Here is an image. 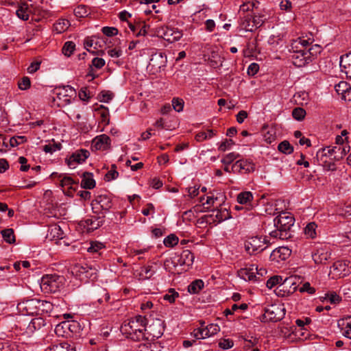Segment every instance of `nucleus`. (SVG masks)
I'll return each mask as SVG.
<instances>
[{"label":"nucleus","instance_id":"nucleus-1","mask_svg":"<svg viewBox=\"0 0 351 351\" xmlns=\"http://www.w3.org/2000/svg\"><path fill=\"white\" fill-rule=\"evenodd\" d=\"M147 319L142 315H137L125 321L121 326V332L127 338L139 341L145 339V330Z\"/></svg>","mask_w":351,"mask_h":351},{"label":"nucleus","instance_id":"nucleus-2","mask_svg":"<svg viewBox=\"0 0 351 351\" xmlns=\"http://www.w3.org/2000/svg\"><path fill=\"white\" fill-rule=\"evenodd\" d=\"M64 278L57 274H47L41 278L40 289L45 293L58 291L64 285Z\"/></svg>","mask_w":351,"mask_h":351},{"label":"nucleus","instance_id":"nucleus-3","mask_svg":"<svg viewBox=\"0 0 351 351\" xmlns=\"http://www.w3.org/2000/svg\"><path fill=\"white\" fill-rule=\"evenodd\" d=\"M268 243L265 237H252L245 241V248L250 254H255L265 250Z\"/></svg>","mask_w":351,"mask_h":351},{"label":"nucleus","instance_id":"nucleus-4","mask_svg":"<svg viewBox=\"0 0 351 351\" xmlns=\"http://www.w3.org/2000/svg\"><path fill=\"white\" fill-rule=\"evenodd\" d=\"M17 308L25 315H40V300L33 298L19 302Z\"/></svg>","mask_w":351,"mask_h":351},{"label":"nucleus","instance_id":"nucleus-5","mask_svg":"<svg viewBox=\"0 0 351 351\" xmlns=\"http://www.w3.org/2000/svg\"><path fill=\"white\" fill-rule=\"evenodd\" d=\"M56 97L59 101L58 106H65L71 103L72 99L76 94L75 90L71 86H64L56 88Z\"/></svg>","mask_w":351,"mask_h":351},{"label":"nucleus","instance_id":"nucleus-6","mask_svg":"<svg viewBox=\"0 0 351 351\" xmlns=\"http://www.w3.org/2000/svg\"><path fill=\"white\" fill-rule=\"evenodd\" d=\"M73 273H75L81 280L94 281L97 278L96 269L89 267L86 264L84 265H75L73 269Z\"/></svg>","mask_w":351,"mask_h":351},{"label":"nucleus","instance_id":"nucleus-7","mask_svg":"<svg viewBox=\"0 0 351 351\" xmlns=\"http://www.w3.org/2000/svg\"><path fill=\"white\" fill-rule=\"evenodd\" d=\"M285 315V308L278 305H271L265 308L261 322H278Z\"/></svg>","mask_w":351,"mask_h":351},{"label":"nucleus","instance_id":"nucleus-8","mask_svg":"<svg viewBox=\"0 0 351 351\" xmlns=\"http://www.w3.org/2000/svg\"><path fill=\"white\" fill-rule=\"evenodd\" d=\"M165 330L163 322L160 319H153L152 323L147 322L145 330V338L148 339L149 337L152 338H160Z\"/></svg>","mask_w":351,"mask_h":351},{"label":"nucleus","instance_id":"nucleus-9","mask_svg":"<svg viewBox=\"0 0 351 351\" xmlns=\"http://www.w3.org/2000/svg\"><path fill=\"white\" fill-rule=\"evenodd\" d=\"M231 218L230 213L226 208L215 209L210 213L204 216V221L208 224H217Z\"/></svg>","mask_w":351,"mask_h":351},{"label":"nucleus","instance_id":"nucleus-10","mask_svg":"<svg viewBox=\"0 0 351 351\" xmlns=\"http://www.w3.org/2000/svg\"><path fill=\"white\" fill-rule=\"evenodd\" d=\"M225 195L221 191L213 190L209 193V195L206 197V202H204L205 197H200V202L202 203L203 206H206V208H210L215 205H221L225 201Z\"/></svg>","mask_w":351,"mask_h":351},{"label":"nucleus","instance_id":"nucleus-11","mask_svg":"<svg viewBox=\"0 0 351 351\" xmlns=\"http://www.w3.org/2000/svg\"><path fill=\"white\" fill-rule=\"evenodd\" d=\"M274 226L289 232L290 228L294 223V218L291 213H282L274 219Z\"/></svg>","mask_w":351,"mask_h":351},{"label":"nucleus","instance_id":"nucleus-12","mask_svg":"<svg viewBox=\"0 0 351 351\" xmlns=\"http://www.w3.org/2000/svg\"><path fill=\"white\" fill-rule=\"evenodd\" d=\"M311 52H306V49H295L291 56L293 64L298 67H302L311 62Z\"/></svg>","mask_w":351,"mask_h":351},{"label":"nucleus","instance_id":"nucleus-13","mask_svg":"<svg viewBox=\"0 0 351 351\" xmlns=\"http://www.w3.org/2000/svg\"><path fill=\"white\" fill-rule=\"evenodd\" d=\"M350 272V268L346 263L338 261L330 267V274L332 275V278H340L347 276Z\"/></svg>","mask_w":351,"mask_h":351},{"label":"nucleus","instance_id":"nucleus-14","mask_svg":"<svg viewBox=\"0 0 351 351\" xmlns=\"http://www.w3.org/2000/svg\"><path fill=\"white\" fill-rule=\"evenodd\" d=\"M233 173H247L255 170V165L247 160H239L232 166Z\"/></svg>","mask_w":351,"mask_h":351},{"label":"nucleus","instance_id":"nucleus-15","mask_svg":"<svg viewBox=\"0 0 351 351\" xmlns=\"http://www.w3.org/2000/svg\"><path fill=\"white\" fill-rule=\"evenodd\" d=\"M89 155L90 153L86 149H81L77 150L66 160V164L69 167H71L75 164L82 163L88 158Z\"/></svg>","mask_w":351,"mask_h":351},{"label":"nucleus","instance_id":"nucleus-16","mask_svg":"<svg viewBox=\"0 0 351 351\" xmlns=\"http://www.w3.org/2000/svg\"><path fill=\"white\" fill-rule=\"evenodd\" d=\"M220 330L217 324H211L208 325L205 328L198 329L195 336L197 339H205L217 334Z\"/></svg>","mask_w":351,"mask_h":351},{"label":"nucleus","instance_id":"nucleus-17","mask_svg":"<svg viewBox=\"0 0 351 351\" xmlns=\"http://www.w3.org/2000/svg\"><path fill=\"white\" fill-rule=\"evenodd\" d=\"M110 145V138L106 134L97 136L92 141V147L96 150H106Z\"/></svg>","mask_w":351,"mask_h":351},{"label":"nucleus","instance_id":"nucleus-18","mask_svg":"<svg viewBox=\"0 0 351 351\" xmlns=\"http://www.w3.org/2000/svg\"><path fill=\"white\" fill-rule=\"evenodd\" d=\"M254 199L253 194L250 191H243L237 195V200L239 204L245 206V210L253 208L252 204Z\"/></svg>","mask_w":351,"mask_h":351},{"label":"nucleus","instance_id":"nucleus-19","mask_svg":"<svg viewBox=\"0 0 351 351\" xmlns=\"http://www.w3.org/2000/svg\"><path fill=\"white\" fill-rule=\"evenodd\" d=\"M291 253V250L287 247L282 246L273 250V252L271 253L270 257L273 260H276L278 262L280 261H285L290 256Z\"/></svg>","mask_w":351,"mask_h":351},{"label":"nucleus","instance_id":"nucleus-20","mask_svg":"<svg viewBox=\"0 0 351 351\" xmlns=\"http://www.w3.org/2000/svg\"><path fill=\"white\" fill-rule=\"evenodd\" d=\"M335 91L341 95L344 100L351 101V97H348L351 93V86L345 81H341L335 86Z\"/></svg>","mask_w":351,"mask_h":351},{"label":"nucleus","instance_id":"nucleus-21","mask_svg":"<svg viewBox=\"0 0 351 351\" xmlns=\"http://www.w3.org/2000/svg\"><path fill=\"white\" fill-rule=\"evenodd\" d=\"M255 271H257V267L252 265L249 268L240 269L239 274L245 280L256 281L258 280L260 277L256 276Z\"/></svg>","mask_w":351,"mask_h":351},{"label":"nucleus","instance_id":"nucleus-22","mask_svg":"<svg viewBox=\"0 0 351 351\" xmlns=\"http://www.w3.org/2000/svg\"><path fill=\"white\" fill-rule=\"evenodd\" d=\"M331 253L326 249H318L312 254L313 259L316 264H325L330 258Z\"/></svg>","mask_w":351,"mask_h":351},{"label":"nucleus","instance_id":"nucleus-23","mask_svg":"<svg viewBox=\"0 0 351 351\" xmlns=\"http://www.w3.org/2000/svg\"><path fill=\"white\" fill-rule=\"evenodd\" d=\"M93 295V298L95 299L99 304L108 303L110 298V294L106 289L99 287L95 289Z\"/></svg>","mask_w":351,"mask_h":351},{"label":"nucleus","instance_id":"nucleus-24","mask_svg":"<svg viewBox=\"0 0 351 351\" xmlns=\"http://www.w3.org/2000/svg\"><path fill=\"white\" fill-rule=\"evenodd\" d=\"M96 205H99L100 208L102 210H108L112 206V203H111L110 198L108 197L106 195H99L97 197L96 199H95L92 202L93 210H95V209H96V207H95ZM94 212L97 213V211H94Z\"/></svg>","mask_w":351,"mask_h":351},{"label":"nucleus","instance_id":"nucleus-25","mask_svg":"<svg viewBox=\"0 0 351 351\" xmlns=\"http://www.w3.org/2000/svg\"><path fill=\"white\" fill-rule=\"evenodd\" d=\"M340 66L347 77L351 79V52L341 56Z\"/></svg>","mask_w":351,"mask_h":351},{"label":"nucleus","instance_id":"nucleus-26","mask_svg":"<svg viewBox=\"0 0 351 351\" xmlns=\"http://www.w3.org/2000/svg\"><path fill=\"white\" fill-rule=\"evenodd\" d=\"M194 258V254L190 250H185L181 253L178 261V264L180 265L191 266L193 263Z\"/></svg>","mask_w":351,"mask_h":351},{"label":"nucleus","instance_id":"nucleus-27","mask_svg":"<svg viewBox=\"0 0 351 351\" xmlns=\"http://www.w3.org/2000/svg\"><path fill=\"white\" fill-rule=\"evenodd\" d=\"M59 178H61L60 180V186L63 189V190H65V189H67V191L66 193L68 195H72V191L74 190L73 188V184H76V182L73 180V179L71 177L64 176H62L61 174L58 176Z\"/></svg>","mask_w":351,"mask_h":351},{"label":"nucleus","instance_id":"nucleus-28","mask_svg":"<svg viewBox=\"0 0 351 351\" xmlns=\"http://www.w3.org/2000/svg\"><path fill=\"white\" fill-rule=\"evenodd\" d=\"M182 32L177 29L167 28L164 33V38L169 43H174L182 37Z\"/></svg>","mask_w":351,"mask_h":351},{"label":"nucleus","instance_id":"nucleus-29","mask_svg":"<svg viewBox=\"0 0 351 351\" xmlns=\"http://www.w3.org/2000/svg\"><path fill=\"white\" fill-rule=\"evenodd\" d=\"M82 177L81 186L83 189H92L95 186V181L92 173L84 172Z\"/></svg>","mask_w":351,"mask_h":351},{"label":"nucleus","instance_id":"nucleus-30","mask_svg":"<svg viewBox=\"0 0 351 351\" xmlns=\"http://www.w3.org/2000/svg\"><path fill=\"white\" fill-rule=\"evenodd\" d=\"M46 351H75V348L68 342L62 341L51 345Z\"/></svg>","mask_w":351,"mask_h":351},{"label":"nucleus","instance_id":"nucleus-31","mask_svg":"<svg viewBox=\"0 0 351 351\" xmlns=\"http://www.w3.org/2000/svg\"><path fill=\"white\" fill-rule=\"evenodd\" d=\"M165 57L162 56V53H155L150 59L149 65L160 69L162 66H165Z\"/></svg>","mask_w":351,"mask_h":351},{"label":"nucleus","instance_id":"nucleus-32","mask_svg":"<svg viewBox=\"0 0 351 351\" xmlns=\"http://www.w3.org/2000/svg\"><path fill=\"white\" fill-rule=\"evenodd\" d=\"M67 326L65 321L57 324L54 330L56 335L58 337H69V327Z\"/></svg>","mask_w":351,"mask_h":351},{"label":"nucleus","instance_id":"nucleus-33","mask_svg":"<svg viewBox=\"0 0 351 351\" xmlns=\"http://www.w3.org/2000/svg\"><path fill=\"white\" fill-rule=\"evenodd\" d=\"M16 14L19 19L23 21L28 20L29 16L28 5L25 3H22L17 9Z\"/></svg>","mask_w":351,"mask_h":351},{"label":"nucleus","instance_id":"nucleus-34","mask_svg":"<svg viewBox=\"0 0 351 351\" xmlns=\"http://www.w3.org/2000/svg\"><path fill=\"white\" fill-rule=\"evenodd\" d=\"M204 286V283L202 280H195L188 286V291L191 294L198 293Z\"/></svg>","mask_w":351,"mask_h":351},{"label":"nucleus","instance_id":"nucleus-35","mask_svg":"<svg viewBox=\"0 0 351 351\" xmlns=\"http://www.w3.org/2000/svg\"><path fill=\"white\" fill-rule=\"evenodd\" d=\"M101 116V122L103 123L105 125H107L110 123V114L108 109L103 105L99 106L97 109H95Z\"/></svg>","mask_w":351,"mask_h":351},{"label":"nucleus","instance_id":"nucleus-36","mask_svg":"<svg viewBox=\"0 0 351 351\" xmlns=\"http://www.w3.org/2000/svg\"><path fill=\"white\" fill-rule=\"evenodd\" d=\"M1 235L4 239V241L10 244H12L15 243V236L14 233V230L12 228H8L3 230L1 232Z\"/></svg>","mask_w":351,"mask_h":351},{"label":"nucleus","instance_id":"nucleus-37","mask_svg":"<svg viewBox=\"0 0 351 351\" xmlns=\"http://www.w3.org/2000/svg\"><path fill=\"white\" fill-rule=\"evenodd\" d=\"M269 234L271 237H274L276 239H280L282 240L287 239L288 238L291 237L290 232H287L281 228H276V230L271 231L269 233Z\"/></svg>","mask_w":351,"mask_h":351},{"label":"nucleus","instance_id":"nucleus-38","mask_svg":"<svg viewBox=\"0 0 351 351\" xmlns=\"http://www.w3.org/2000/svg\"><path fill=\"white\" fill-rule=\"evenodd\" d=\"M70 23L68 20L60 19L54 24V29L57 33L60 34L66 31Z\"/></svg>","mask_w":351,"mask_h":351},{"label":"nucleus","instance_id":"nucleus-39","mask_svg":"<svg viewBox=\"0 0 351 351\" xmlns=\"http://www.w3.org/2000/svg\"><path fill=\"white\" fill-rule=\"evenodd\" d=\"M179 293L174 289H169L162 296L164 300L170 304L174 303L176 299L179 297Z\"/></svg>","mask_w":351,"mask_h":351},{"label":"nucleus","instance_id":"nucleus-40","mask_svg":"<svg viewBox=\"0 0 351 351\" xmlns=\"http://www.w3.org/2000/svg\"><path fill=\"white\" fill-rule=\"evenodd\" d=\"M66 324L69 327V335L71 337L72 335L77 333L80 330V324L75 320H66Z\"/></svg>","mask_w":351,"mask_h":351},{"label":"nucleus","instance_id":"nucleus-41","mask_svg":"<svg viewBox=\"0 0 351 351\" xmlns=\"http://www.w3.org/2000/svg\"><path fill=\"white\" fill-rule=\"evenodd\" d=\"M278 150L285 154H290L293 152V147L291 145L289 142L284 141L281 142L278 146Z\"/></svg>","mask_w":351,"mask_h":351},{"label":"nucleus","instance_id":"nucleus-42","mask_svg":"<svg viewBox=\"0 0 351 351\" xmlns=\"http://www.w3.org/2000/svg\"><path fill=\"white\" fill-rule=\"evenodd\" d=\"M103 220L100 217L95 219H87L85 220V223L87 226H90V229H97L103 224Z\"/></svg>","mask_w":351,"mask_h":351},{"label":"nucleus","instance_id":"nucleus-43","mask_svg":"<svg viewBox=\"0 0 351 351\" xmlns=\"http://www.w3.org/2000/svg\"><path fill=\"white\" fill-rule=\"evenodd\" d=\"M317 225L314 222L309 223L304 228V234L307 237L313 239L316 237Z\"/></svg>","mask_w":351,"mask_h":351},{"label":"nucleus","instance_id":"nucleus-44","mask_svg":"<svg viewBox=\"0 0 351 351\" xmlns=\"http://www.w3.org/2000/svg\"><path fill=\"white\" fill-rule=\"evenodd\" d=\"M105 245L99 241H91L90 246L87 248L89 253L95 254L99 252L101 250L104 249Z\"/></svg>","mask_w":351,"mask_h":351},{"label":"nucleus","instance_id":"nucleus-45","mask_svg":"<svg viewBox=\"0 0 351 351\" xmlns=\"http://www.w3.org/2000/svg\"><path fill=\"white\" fill-rule=\"evenodd\" d=\"M240 155L235 152H231L225 155L221 162L225 165H230L234 160L239 158Z\"/></svg>","mask_w":351,"mask_h":351},{"label":"nucleus","instance_id":"nucleus-46","mask_svg":"<svg viewBox=\"0 0 351 351\" xmlns=\"http://www.w3.org/2000/svg\"><path fill=\"white\" fill-rule=\"evenodd\" d=\"M75 45L72 41H67L62 47V53L64 56L69 57L75 49Z\"/></svg>","mask_w":351,"mask_h":351},{"label":"nucleus","instance_id":"nucleus-47","mask_svg":"<svg viewBox=\"0 0 351 351\" xmlns=\"http://www.w3.org/2000/svg\"><path fill=\"white\" fill-rule=\"evenodd\" d=\"M291 47L293 49H308L309 43L307 40L298 38L297 40H295L292 44Z\"/></svg>","mask_w":351,"mask_h":351},{"label":"nucleus","instance_id":"nucleus-48","mask_svg":"<svg viewBox=\"0 0 351 351\" xmlns=\"http://www.w3.org/2000/svg\"><path fill=\"white\" fill-rule=\"evenodd\" d=\"M306 115V111L302 108H295L292 111L293 117L297 121H302Z\"/></svg>","mask_w":351,"mask_h":351},{"label":"nucleus","instance_id":"nucleus-49","mask_svg":"<svg viewBox=\"0 0 351 351\" xmlns=\"http://www.w3.org/2000/svg\"><path fill=\"white\" fill-rule=\"evenodd\" d=\"M74 14L77 17L83 18L88 15V10L86 6L80 5L75 8Z\"/></svg>","mask_w":351,"mask_h":351},{"label":"nucleus","instance_id":"nucleus-50","mask_svg":"<svg viewBox=\"0 0 351 351\" xmlns=\"http://www.w3.org/2000/svg\"><path fill=\"white\" fill-rule=\"evenodd\" d=\"M46 325V322L45 319L42 317H36L32 319L29 327H32L34 329H40L41 327L45 326Z\"/></svg>","mask_w":351,"mask_h":351},{"label":"nucleus","instance_id":"nucleus-51","mask_svg":"<svg viewBox=\"0 0 351 351\" xmlns=\"http://www.w3.org/2000/svg\"><path fill=\"white\" fill-rule=\"evenodd\" d=\"M27 139L25 136H17L10 138L9 140V143L10 147H14L25 143Z\"/></svg>","mask_w":351,"mask_h":351},{"label":"nucleus","instance_id":"nucleus-52","mask_svg":"<svg viewBox=\"0 0 351 351\" xmlns=\"http://www.w3.org/2000/svg\"><path fill=\"white\" fill-rule=\"evenodd\" d=\"M163 243L166 247H173L178 243V238L174 234H170L165 238Z\"/></svg>","mask_w":351,"mask_h":351},{"label":"nucleus","instance_id":"nucleus-53","mask_svg":"<svg viewBox=\"0 0 351 351\" xmlns=\"http://www.w3.org/2000/svg\"><path fill=\"white\" fill-rule=\"evenodd\" d=\"M184 101L182 99L175 97L172 99V107L176 112H181L184 108Z\"/></svg>","mask_w":351,"mask_h":351},{"label":"nucleus","instance_id":"nucleus-54","mask_svg":"<svg viewBox=\"0 0 351 351\" xmlns=\"http://www.w3.org/2000/svg\"><path fill=\"white\" fill-rule=\"evenodd\" d=\"M282 280V278L281 276H274L271 277L267 281L266 285L267 287L269 289L273 288L274 286L280 284L281 281Z\"/></svg>","mask_w":351,"mask_h":351},{"label":"nucleus","instance_id":"nucleus-55","mask_svg":"<svg viewBox=\"0 0 351 351\" xmlns=\"http://www.w3.org/2000/svg\"><path fill=\"white\" fill-rule=\"evenodd\" d=\"M339 148H340V154H335V156L332 158V160H339L341 159L350 151V147L349 146L339 145Z\"/></svg>","mask_w":351,"mask_h":351},{"label":"nucleus","instance_id":"nucleus-56","mask_svg":"<svg viewBox=\"0 0 351 351\" xmlns=\"http://www.w3.org/2000/svg\"><path fill=\"white\" fill-rule=\"evenodd\" d=\"M52 308V304L46 300H40V315H42L44 313H48Z\"/></svg>","mask_w":351,"mask_h":351},{"label":"nucleus","instance_id":"nucleus-57","mask_svg":"<svg viewBox=\"0 0 351 351\" xmlns=\"http://www.w3.org/2000/svg\"><path fill=\"white\" fill-rule=\"evenodd\" d=\"M19 88L21 90H27L31 86V82L28 77H23L18 84Z\"/></svg>","mask_w":351,"mask_h":351},{"label":"nucleus","instance_id":"nucleus-58","mask_svg":"<svg viewBox=\"0 0 351 351\" xmlns=\"http://www.w3.org/2000/svg\"><path fill=\"white\" fill-rule=\"evenodd\" d=\"M101 31L107 36H112L118 34V29L115 27H104Z\"/></svg>","mask_w":351,"mask_h":351},{"label":"nucleus","instance_id":"nucleus-59","mask_svg":"<svg viewBox=\"0 0 351 351\" xmlns=\"http://www.w3.org/2000/svg\"><path fill=\"white\" fill-rule=\"evenodd\" d=\"M116 166L114 165H112V169L110 170L106 174V177L108 181H110L112 180L116 179L118 176L119 173L116 171Z\"/></svg>","mask_w":351,"mask_h":351},{"label":"nucleus","instance_id":"nucleus-60","mask_svg":"<svg viewBox=\"0 0 351 351\" xmlns=\"http://www.w3.org/2000/svg\"><path fill=\"white\" fill-rule=\"evenodd\" d=\"M105 65V60L101 58H95L92 60V64L90 66L95 67L97 69L102 68Z\"/></svg>","mask_w":351,"mask_h":351},{"label":"nucleus","instance_id":"nucleus-61","mask_svg":"<svg viewBox=\"0 0 351 351\" xmlns=\"http://www.w3.org/2000/svg\"><path fill=\"white\" fill-rule=\"evenodd\" d=\"M233 345V341L229 339H223L219 343V347L224 350L231 348Z\"/></svg>","mask_w":351,"mask_h":351},{"label":"nucleus","instance_id":"nucleus-62","mask_svg":"<svg viewBox=\"0 0 351 351\" xmlns=\"http://www.w3.org/2000/svg\"><path fill=\"white\" fill-rule=\"evenodd\" d=\"M141 273L146 278H149L154 275V271L152 269V266L147 265L142 267Z\"/></svg>","mask_w":351,"mask_h":351},{"label":"nucleus","instance_id":"nucleus-63","mask_svg":"<svg viewBox=\"0 0 351 351\" xmlns=\"http://www.w3.org/2000/svg\"><path fill=\"white\" fill-rule=\"evenodd\" d=\"M79 97L81 100L87 101L90 97V93L86 87L82 88L78 93Z\"/></svg>","mask_w":351,"mask_h":351},{"label":"nucleus","instance_id":"nucleus-64","mask_svg":"<svg viewBox=\"0 0 351 351\" xmlns=\"http://www.w3.org/2000/svg\"><path fill=\"white\" fill-rule=\"evenodd\" d=\"M343 335L351 339V317L347 319L346 326L343 332ZM351 346V341H350Z\"/></svg>","mask_w":351,"mask_h":351}]
</instances>
